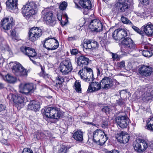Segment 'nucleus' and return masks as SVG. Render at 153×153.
Instances as JSON below:
<instances>
[{"instance_id": "52", "label": "nucleus", "mask_w": 153, "mask_h": 153, "mask_svg": "<svg viewBox=\"0 0 153 153\" xmlns=\"http://www.w3.org/2000/svg\"><path fill=\"white\" fill-rule=\"evenodd\" d=\"M118 66L119 68H123L125 66V62L124 61H122L120 63H119L118 65Z\"/></svg>"}, {"instance_id": "39", "label": "nucleus", "mask_w": 153, "mask_h": 153, "mask_svg": "<svg viewBox=\"0 0 153 153\" xmlns=\"http://www.w3.org/2000/svg\"><path fill=\"white\" fill-rule=\"evenodd\" d=\"M67 6V3L65 1H63L61 3L59 6V8L61 10H64L66 9Z\"/></svg>"}, {"instance_id": "47", "label": "nucleus", "mask_w": 153, "mask_h": 153, "mask_svg": "<svg viewBox=\"0 0 153 153\" xmlns=\"http://www.w3.org/2000/svg\"><path fill=\"white\" fill-rule=\"evenodd\" d=\"M108 126V122L107 121H104L102 122V127L103 128H105L107 127Z\"/></svg>"}, {"instance_id": "42", "label": "nucleus", "mask_w": 153, "mask_h": 153, "mask_svg": "<svg viewBox=\"0 0 153 153\" xmlns=\"http://www.w3.org/2000/svg\"><path fill=\"white\" fill-rule=\"evenodd\" d=\"M110 108L108 106H104L102 109V111L106 113H108L110 111Z\"/></svg>"}, {"instance_id": "31", "label": "nucleus", "mask_w": 153, "mask_h": 153, "mask_svg": "<svg viewBox=\"0 0 153 153\" xmlns=\"http://www.w3.org/2000/svg\"><path fill=\"white\" fill-rule=\"evenodd\" d=\"M73 137L76 140L81 142L83 140L82 133L81 131L78 130L74 133Z\"/></svg>"}, {"instance_id": "53", "label": "nucleus", "mask_w": 153, "mask_h": 153, "mask_svg": "<svg viewBox=\"0 0 153 153\" xmlns=\"http://www.w3.org/2000/svg\"><path fill=\"white\" fill-rule=\"evenodd\" d=\"M5 106L4 104H0V112L5 110Z\"/></svg>"}, {"instance_id": "9", "label": "nucleus", "mask_w": 153, "mask_h": 153, "mask_svg": "<svg viewBox=\"0 0 153 153\" xmlns=\"http://www.w3.org/2000/svg\"><path fill=\"white\" fill-rule=\"evenodd\" d=\"M13 72L16 76L27 77L28 71L19 63L14 65L12 69Z\"/></svg>"}, {"instance_id": "50", "label": "nucleus", "mask_w": 153, "mask_h": 153, "mask_svg": "<svg viewBox=\"0 0 153 153\" xmlns=\"http://www.w3.org/2000/svg\"><path fill=\"white\" fill-rule=\"evenodd\" d=\"M77 39V37L75 36H73L68 37V40L69 41H73Z\"/></svg>"}, {"instance_id": "32", "label": "nucleus", "mask_w": 153, "mask_h": 153, "mask_svg": "<svg viewBox=\"0 0 153 153\" xmlns=\"http://www.w3.org/2000/svg\"><path fill=\"white\" fill-rule=\"evenodd\" d=\"M4 80L10 83H13L16 81V78L11 74H7L4 78Z\"/></svg>"}, {"instance_id": "36", "label": "nucleus", "mask_w": 153, "mask_h": 153, "mask_svg": "<svg viewBox=\"0 0 153 153\" xmlns=\"http://www.w3.org/2000/svg\"><path fill=\"white\" fill-rule=\"evenodd\" d=\"M74 88L76 91L77 92L79 93H81V84L80 82L76 81L75 82Z\"/></svg>"}, {"instance_id": "49", "label": "nucleus", "mask_w": 153, "mask_h": 153, "mask_svg": "<svg viewBox=\"0 0 153 153\" xmlns=\"http://www.w3.org/2000/svg\"><path fill=\"white\" fill-rule=\"evenodd\" d=\"M65 15L62 16L60 14H58L57 15V17L58 20L61 21L62 19H65Z\"/></svg>"}, {"instance_id": "29", "label": "nucleus", "mask_w": 153, "mask_h": 153, "mask_svg": "<svg viewBox=\"0 0 153 153\" xmlns=\"http://www.w3.org/2000/svg\"><path fill=\"white\" fill-rule=\"evenodd\" d=\"M79 3L83 8L87 10L91 9L92 7L90 0H79Z\"/></svg>"}, {"instance_id": "3", "label": "nucleus", "mask_w": 153, "mask_h": 153, "mask_svg": "<svg viewBox=\"0 0 153 153\" xmlns=\"http://www.w3.org/2000/svg\"><path fill=\"white\" fill-rule=\"evenodd\" d=\"M44 111L46 117L51 118L57 119L61 117L62 115L59 109L56 107H45Z\"/></svg>"}, {"instance_id": "57", "label": "nucleus", "mask_w": 153, "mask_h": 153, "mask_svg": "<svg viewBox=\"0 0 153 153\" xmlns=\"http://www.w3.org/2000/svg\"><path fill=\"white\" fill-rule=\"evenodd\" d=\"M43 74L44 77L45 79H47L48 78V74H45V73H43Z\"/></svg>"}, {"instance_id": "10", "label": "nucleus", "mask_w": 153, "mask_h": 153, "mask_svg": "<svg viewBox=\"0 0 153 153\" xmlns=\"http://www.w3.org/2000/svg\"><path fill=\"white\" fill-rule=\"evenodd\" d=\"M72 69V66L71 61L68 59H66L63 63H61L59 70L62 75H66L70 72Z\"/></svg>"}, {"instance_id": "8", "label": "nucleus", "mask_w": 153, "mask_h": 153, "mask_svg": "<svg viewBox=\"0 0 153 153\" xmlns=\"http://www.w3.org/2000/svg\"><path fill=\"white\" fill-rule=\"evenodd\" d=\"M133 146L134 150L138 153H142L148 147V144L145 140L139 138L134 141Z\"/></svg>"}, {"instance_id": "62", "label": "nucleus", "mask_w": 153, "mask_h": 153, "mask_svg": "<svg viewBox=\"0 0 153 153\" xmlns=\"http://www.w3.org/2000/svg\"><path fill=\"white\" fill-rule=\"evenodd\" d=\"M78 153H84V151H81L79 152Z\"/></svg>"}, {"instance_id": "18", "label": "nucleus", "mask_w": 153, "mask_h": 153, "mask_svg": "<svg viewBox=\"0 0 153 153\" xmlns=\"http://www.w3.org/2000/svg\"><path fill=\"white\" fill-rule=\"evenodd\" d=\"M34 87V85L32 83H21L19 85V91L21 93L27 94L33 90Z\"/></svg>"}, {"instance_id": "19", "label": "nucleus", "mask_w": 153, "mask_h": 153, "mask_svg": "<svg viewBox=\"0 0 153 153\" xmlns=\"http://www.w3.org/2000/svg\"><path fill=\"white\" fill-rule=\"evenodd\" d=\"M13 18L11 17L5 18L1 22V27L5 30H10L13 26Z\"/></svg>"}, {"instance_id": "59", "label": "nucleus", "mask_w": 153, "mask_h": 153, "mask_svg": "<svg viewBox=\"0 0 153 153\" xmlns=\"http://www.w3.org/2000/svg\"><path fill=\"white\" fill-rule=\"evenodd\" d=\"M4 126L2 124L0 123V130L4 129Z\"/></svg>"}, {"instance_id": "14", "label": "nucleus", "mask_w": 153, "mask_h": 153, "mask_svg": "<svg viewBox=\"0 0 153 153\" xmlns=\"http://www.w3.org/2000/svg\"><path fill=\"white\" fill-rule=\"evenodd\" d=\"M20 50L22 52L29 57L33 63H36V62L31 58H32L34 59L36 55V53L34 49L29 47L22 46L20 48Z\"/></svg>"}, {"instance_id": "22", "label": "nucleus", "mask_w": 153, "mask_h": 153, "mask_svg": "<svg viewBox=\"0 0 153 153\" xmlns=\"http://www.w3.org/2000/svg\"><path fill=\"white\" fill-rule=\"evenodd\" d=\"M17 2L18 0H8L6 2L7 7L11 11L16 13L18 11Z\"/></svg>"}, {"instance_id": "15", "label": "nucleus", "mask_w": 153, "mask_h": 153, "mask_svg": "<svg viewBox=\"0 0 153 153\" xmlns=\"http://www.w3.org/2000/svg\"><path fill=\"white\" fill-rule=\"evenodd\" d=\"M10 96L12 100L15 104V106L17 108L19 107L20 108L22 104L26 102L25 98L21 94H11Z\"/></svg>"}, {"instance_id": "56", "label": "nucleus", "mask_w": 153, "mask_h": 153, "mask_svg": "<svg viewBox=\"0 0 153 153\" xmlns=\"http://www.w3.org/2000/svg\"><path fill=\"white\" fill-rule=\"evenodd\" d=\"M75 8L79 9H80L81 8V7H80V6L79 5H78V4L76 2H75Z\"/></svg>"}, {"instance_id": "13", "label": "nucleus", "mask_w": 153, "mask_h": 153, "mask_svg": "<svg viewBox=\"0 0 153 153\" xmlns=\"http://www.w3.org/2000/svg\"><path fill=\"white\" fill-rule=\"evenodd\" d=\"M89 27L92 31L96 32H100L103 29V25L101 22L97 19L91 20L89 25Z\"/></svg>"}, {"instance_id": "30", "label": "nucleus", "mask_w": 153, "mask_h": 153, "mask_svg": "<svg viewBox=\"0 0 153 153\" xmlns=\"http://www.w3.org/2000/svg\"><path fill=\"white\" fill-rule=\"evenodd\" d=\"M64 81L63 77L60 76H58L54 81V85L58 89L62 86V82Z\"/></svg>"}, {"instance_id": "11", "label": "nucleus", "mask_w": 153, "mask_h": 153, "mask_svg": "<svg viewBox=\"0 0 153 153\" xmlns=\"http://www.w3.org/2000/svg\"><path fill=\"white\" fill-rule=\"evenodd\" d=\"M41 29L38 27H33L28 32L29 39L31 41H34L37 40L42 34Z\"/></svg>"}, {"instance_id": "45", "label": "nucleus", "mask_w": 153, "mask_h": 153, "mask_svg": "<svg viewBox=\"0 0 153 153\" xmlns=\"http://www.w3.org/2000/svg\"><path fill=\"white\" fill-rule=\"evenodd\" d=\"M117 103L120 106H123L125 104V100L124 99L120 100L117 101Z\"/></svg>"}, {"instance_id": "41", "label": "nucleus", "mask_w": 153, "mask_h": 153, "mask_svg": "<svg viewBox=\"0 0 153 153\" xmlns=\"http://www.w3.org/2000/svg\"><path fill=\"white\" fill-rule=\"evenodd\" d=\"M71 51V54L76 55H79L78 54H80V51H79L76 49H73Z\"/></svg>"}, {"instance_id": "46", "label": "nucleus", "mask_w": 153, "mask_h": 153, "mask_svg": "<svg viewBox=\"0 0 153 153\" xmlns=\"http://www.w3.org/2000/svg\"><path fill=\"white\" fill-rule=\"evenodd\" d=\"M141 3L143 5H147L148 4L149 1V0H140Z\"/></svg>"}, {"instance_id": "61", "label": "nucleus", "mask_w": 153, "mask_h": 153, "mask_svg": "<svg viewBox=\"0 0 153 153\" xmlns=\"http://www.w3.org/2000/svg\"><path fill=\"white\" fill-rule=\"evenodd\" d=\"M41 69L42 71L43 72L42 73H44L43 68H42V66L41 67Z\"/></svg>"}, {"instance_id": "60", "label": "nucleus", "mask_w": 153, "mask_h": 153, "mask_svg": "<svg viewBox=\"0 0 153 153\" xmlns=\"http://www.w3.org/2000/svg\"><path fill=\"white\" fill-rule=\"evenodd\" d=\"M91 125H92L93 126H96V127H97V126H98L96 124H94L93 123H91Z\"/></svg>"}, {"instance_id": "64", "label": "nucleus", "mask_w": 153, "mask_h": 153, "mask_svg": "<svg viewBox=\"0 0 153 153\" xmlns=\"http://www.w3.org/2000/svg\"><path fill=\"white\" fill-rule=\"evenodd\" d=\"M150 147L152 149H153V144L152 145V146H151V145H150Z\"/></svg>"}, {"instance_id": "16", "label": "nucleus", "mask_w": 153, "mask_h": 153, "mask_svg": "<svg viewBox=\"0 0 153 153\" xmlns=\"http://www.w3.org/2000/svg\"><path fill=\"white\" fill-rule=\"evenodd\" d=\"M115 120L117 125L122 128H126L129 124V119L126 114L116 117Z\"/></svg>"}, {"instance_id": "51", "label": "nucleus", "mask_w": 153, "mask_h": 153, "mask_svg": "<svg viewBox=\"0 0 153 153\" xmlns=\"http://www.w3.org/2000/svg\"><path fill=\"white\" fill-rule=\"evenodd\" d=\"M105 152L106 153H119V152L117 150L114 149L110 151L106 150Z\"/></svg>"}, {"instance_id": "27", "label": "nucleus", "mask_w": 153, "mask_h": 153, "mask_svg": "<svg viewBox=\"0 0 153 153\" xmlns=\"http://www.w3.org/2000/svg\"><path fill=\"white\" fill-rule=\"evenodd\" d=\"M89 60L88 58L84 56H81L78 58L77 60V63L79 66L84 68L87 67L86 66L88 64Z\"/></svg>"}, {"instance_id": "7", "label": "nucleus", "mask_w": 153, "mask_h": 153, "mask_svg": "<svg viewBox=\"0 0 153 153\" xmlns=\"http://www.w3.org/2000/svg\"><path fill=\"white\" fill-rule=\"evenodd\" d=\"M59 43L57 40L54 37H49L44 40L43 46L48 50H53L57 49Z\"/></svg>"}, {"instance_id": "35", "label": "nucleus", "mask_w": 153, "mask_h": 153, "mask_svg": "<svg viewBox=\"0 0 153 153\" xmlns=\"http://www.w3.org/2000/svg\"><path fill=\"white\" fill-rule=\"evenodd\" d=\"M132 28L137 33L140 35L142 36H143L145 35V33L144 32L141 30L139 28L134 25L132 23V24H131Z\"/></svg>"}, {"instance_id": "25", "label": "nucleus", "mask_w": 153, "mask_h": 153, "mask_svg": "<svg viewBox=\"0 0 153 153\" xmlns=\"http://www.w3.org/2000/svg\"><path fill=\"white\" fill-rule=\"evenodd\" d=\"M143 32L149 36L153 35V24L149 22L145 24L142 27Z\"/></svg>"}, {"instance_id": "48", "label": "nucleus", "mask_w": 153, "mask_h": 153, "mask_svg": "<svg viewBox=\"0 0 153 153\" xmlns=\"http://www.w3.org/2000/svg\"><path fill=\"white\" fill-rule=\"evenodd\" d=\"M97 74L98 76L100 75L102 72L103 70L101 68L97 67Z\"/></svg>"}, {"instance_id": "5", "label": "nucleus", "mask_w": 153, "mask_h": 153, "mask_svg": "<svg viewBox=\"0 0 153 153\" xmlns=\"http://www.w3.org/2000/svg\"><path fill=\"white\" fill-rule=\"evenodd\" d=\"M42 18L47 25L53 26L56 23L55 19L53 17L52 12L47 9L43 10L41 13Z\"/></svg>"}, {"instance_id": "63", "label": "nucleus", "mask_w": 153, "mask_h": 153, "mask_svg": "<svg viewBox=\"0 0 153 153\" xmlns=\"http://www.w3.org/2000/svg\"><path fill=\"white\" fill-rule=\"evenodd\" d=\"M85 23V22L83 23V24L82 25V24H80L79 25V26H80V27H82L83 25Z\"/></svg>"}, {"instance_id": "2", "label": "nucleus", "mask_w": 153, "mask_h": 153, "mask_svg": "<svg viewBox=\"0 0 153 153\" xmlns=\"http://www.w3.org/2000/svg\"><path fill=\"white\" fill-rule=\"evenodd\" d=\"M81 78L84 81L90 82L94 80L93 72L92 69L88 67H84L78 72Z\"/></svg>"}, {"instance_id": "20", "label": "nucleus", "mask_w": 153, "mask_h": 153, "mask_svg": "<svg viewBox=\"0 0 153 153\" xmlns=\"http://www.w3.org/2000/svg\"><path fill=\"white\" fill-rule=\"evenodd\" d=\"M139 73L142 76H148L153 72V68L149 66L142 65L138 70Z\"/></svg>"}, {"instance_id": "33", "label": "nucleus", "mask_w": 153, "mask_h": 153, "mask_svg": "<svg viewBox=\"0 0 153 153\" xmlns=\"http://www.w3.org/2000/svg\"><path fill=\"white\" fill-rule=\"evenodd\" d=\"M147 129L151 131H153V117H151L147 121Z\"/></svg>"}, {"instance_id": "26", "label": "nucleus", "mask_w": 153, "mask_h": 153, "mask_svg": "<svg viewBox=\"0 0 153 153\" xmlns=\"http://www.w3.org/2000/svg\"><path fill=\"white\" fill-rule=\"evenodd\" d=\"M129 136L126 132L121 131L118 135L117 137V140L120 143H126L129 140Z\"/></svg>"}, {"instance_id": "4", "label": "nucleus", "mask_w": 153, "mask_h": 153, "mask_svg": "<svg viewBox=\"0 0 153 153\" xmlns=\"http://www.w3.org/2000/svg\"><path fill=\"white\" fill-rule=\"evenodd\" d=\"M93 140L94 142L100 145H103L108 139V137L104 131L97 129L93 133Z\"/></svg>"}, {"instance_id": "55", "label": "nucleus", "mask_w": 153, "mask_h": 153, "mask_svg": "<svg viewBox=\"0 0 153 153\" xmlns=\"http://www.w3.org/2000/svg\"><path fill=\"white\" fill-rule=\"evenodd\" d=\"M43 135L42 133H38L36 135V137L38 139H41V136Z\"/></svg>"}, {"instance_id": "40", "label": "nucleus", "mask_w": 153, "mask_h": 153, "mask_svg": "<svg viewBox=\"0 0 153 153\" xmlns=\"http://www.w3.org/2000/svg\"><path fill=\"white\" fill-rule=\"evenodd\" d=\"M68 17L66 14H65V19L61 21V24L63 25H66L68 22Z\"/></svg>"}, {"instance_id": "6", "label": "nucleus", "mask_w": 153, "mask_h": 153, "mask_svg": "<svg viewBox=\"0 0 153 153\" xmlns=\"http://www.w3.org/2000/svg\"><path fill=\"white\" fill-rule=\"evenodd\" d=\"M133 4V0H119L115 6L119 11L126 12Z\"/></svg>"}, {"instance_id": "28", "label": "nucleus", "mask_w": 153, "mask_h": 153, "mask_svg": "<svg viewBox=\"0 0 153 153\" xmlns=\"http://www.w3.org/2000/svg\"><path fill=\"white\" fill-rule=\"evenodd\" d=\"M40 108L39 102L34 100L30 101L28 104V109L36 111Z\"/></svg>"}, {"instance_id": "58", "label": "nucleus", "mask_w": 153, "mask_h": 153, "mask_svg": "<svg viewBox=\"0 0 153 153\" xmlns=\"http://www.w3.org/2000/svg\"><path fill=\"white\" fill-rule=\"evenodd\" d=\"M143 46L144 48L147 49V50H148L149 49H150L149 48V47L147 45H143Z\"/></svg>"}, {"instance_id": "24", "label": "nucleus", "mask_w": 153, "mask_h": 153, "mask_svg": "<svg viewBox=\"0 0 153 153\" xmlns=\"http://www.w3.org/2000/svg\"><path fill=\"white\" fill-rule=\"evenodd\" d=\"M101 85L100 82L99 83L97 82L92 81L91 83L89 85L87 92V93H91L98 91L102 87Z\"/></svg>"}, {"instance_id": "37", "label": "nucleus", "mask_w": 153, "mask_h": 153, "mask_svg": "<svg viewBox=\"0 0 153 153\" xmlns=\"http://www.w3.org/2000/svg\"><path fill=\"white\" fill-rule=\"evenodd\" d=\"M120 19L122 22L124 24L130 25L132 24V22L127 18L123 16H121Z\"/></svg>"}, {"instance_id": "12", "label": "nucleus", "mask_w": 153, "mask_h": 153, "mask_svg": "<svg viewBox=\"0 0 153 153\" xmlns=\"http://www.w3.org/2000/svg\"><path fill=\"white\" fill-rule=\"evenodd\" d=\"M121 43L125 51H132L135 48V44L133 40L130 38H125L121 42Z\"/></svg>"}, {"instance_id": "34", "label": "nucleus", "mask_w": 153, "mask_h": 153, "mask_svg": "<svg viewBox=\"0 0 153 153\" xmlns=\"http://www.w3.org/2000/svg\"><path fill=\"white\" fill-rule=\"evenodd\" d=\"M153 53V50L151 49L145 50L143 51V55L146 57H149L151 56Z\"/></svg>"}, {"instance_id": "43", "label": "nucleus", "mask_w": 153, "mask_h": 153, "mask_svg": "<svg viewBox=\"0 0 153 153\" xmlns=\"http://www.w3.org/2000/svg\"><path fill=\"white\" fill-rule=\"evenodd\" d=\"M22 153H33L32 150L29 148H25L24 149Z\"/></svg>"}, {"instance_id": "38", "label": "nucleus", "mask_w": 153, "mask_h": 153, "mask_svg": "<svg viewBox=\"0 0 153 153\" xmlns=\"http://www.w3.org/2000/svg\"><path fill=\"white\" fill-rule=\"evenodd\" d=\"M112 58L114 61L119 60L121 58V56L117 54V53H111Z\"/></svg>"}, {"instance_id": "23", "label": "nucleus", "mask_w": 153, "mask_h": 153, "mask_svg": "<svg viewBox=\"0 0 153 153\" xmlns=\"http://www.w3.org/2000/svg\"><path fill=\"white\" fill-rule=\"evenodd\" d=\"M83 47L86 49H97L98 48L99 44L95 41L86 40L84 42Z\"/></svg>"}, {"instance_id": "1", "label": "nucleus", "mask_w": 153, "mask_h": 153, "mask_svg": "<svg viewBox=\"0 0 153 153\" xmlns=\"http://www.w3.org/2000/svg\"><path fill=\"white\" fill-rule=\"evenodd\" d=\"M37 8L36 5L33 1H29L22 7V10L24 17L28 19L37 12Z\"/></svg>"}, {"instance_id": "44", "label": "nucleus", "mask_w": 153, "mask_h": 153, "mask_svg": "<svg viewBox=\"0 0 153 153\" xmlns=\"http://www.w3.org/2000/svg\"><path fill=\"white\" fill-rule=\"evenodd\" d=\"M67 151V148L66 147L64 146L63 147L61 148L59 150V153H66Z\"/></svg>"}, {"instance_id": "21", "label": "nucleus", "mask_w": 153, "mask_h": 153, "mask_svg": "<svg viewBox=\"0 0 153 153\" xmlns=\"http://www.w3.org/2000/svg\"><path fill=\"white\" fill-rule=\"evenodd\" d=\"M100 82L102 88L106 89L112 87L114 84L112 80L108 77H104L101 80Z\"/></svg>"}, {"instance_id": "54", "label": "nucleus", "mask_w": 153, "mask_h": 153, "mask_svg": "<svg viewBox=\"0 0 153 153\" xmlns=\"http://www.w3.org/2000/svg\"><path fill=\"white\" fill-rule=\"evenodd\" d=\"M11 35L13 37H15L16 35L15 31L14 30H11L10 31Z\"/></svg>"}, {"instance_id": "17", "label": "nucleus", "mask_w": 153, "mask_h": 153, "mask_svg": "<svg viewBox=\"0 0 153 153\" xmlns=\"http://www.w3.org/2000/svg\"><path fill=\"white\" fill-rule=\"evenodd\" d=\"M127 35L128 31L124 29L118 28L113 32L112 36L114 39L118 41L126 36Z\"/></svg>"}]
</instances>
